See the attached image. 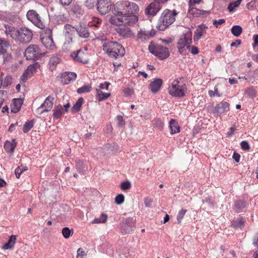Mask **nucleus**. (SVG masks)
Here are the masks:
<instances>
[{
    "label": "nucleus",
    "mask_w": 258,
    "mask_h": 258,
    "mask_svg": "<svg viewBox=\"0 0 258 258\" xmlns=\"http://www.w3.org/2000/svg\"><path fill=\"white\" fill-rule=\"evenodd\" d=\"M60 59L57 56H52L49 60V65L50 67L54 68L59 63Z\"/></svg>",
    "instance_id": "obj_34"
},
{
    "label": "nucleus",
    "mask_w": 258,
    "mask_h": 258,
    "mask_svg": "<svg viewBox=\"0 0 258 258\" xmlns=\"http://www.w3.org/2000/svg\"><path fill=\"white\" fill-rule=\"evenodd\" d=\"M189 13L192 15L197 16L201 14V11L195 8L189 7Z\"/></svg>",
    "instance_id": "obj_48"
},
{
    "label": "nucleus",
    "mask_w": 258,
    "mask_h": 258,
    "mask_svg": "<svg viewBox=\"0 0 258 258\" xmlns=\"http://www.w3.org/2000/svg\"><path fill=\"white\" fill-rule=\"evenodd\" d=\"M241 40H237L235 42L231 43L230 44V46L232 47H233V46L237 47L241 44Z\"/></svg>",
    "instance_id": "obj_64"
},
{
    "label": "nucleus",
    "mask_w": 258,
    "mask_h": 258,
    "mask_svg": "<svg viewBox=\"0 0 258 258\" xmlns=\"http://www.w3.org/2000/svg\"><path fill=\"white\" fill-rule=\"evenodd\" d=\"M79 35L83 38H87L89 36V33L87 28L85 27L80 26L76 29Z\"/></svg>",
    "instance_id": "obj_27"
},
{
    "label": "nucleus",
    "mask_w": 258,
    "mask_h": 258,
    "mask_svg": "<svg viewBox=\"0 0 258 258\" xmlns=\"http://www.w3.org/2000/svg\"><path fill=\"white\" fill-rule=\"evenodd\" d=\"M124 200V197L123 195H118L115 199V203L117 205L121 204Z\"/></svg>",
    "instance_id": "obj_46"
},
{
    "label": "nucleus",
    "mask_w": 258,
    "mask_h": 258,
    "mask_svg": "<svg viewBox=\"0 0 258 258\" xmlns=\"http://www.w3.org/2000/svg\"><path fill=\"white\" fill-rule=\"evenodd\" d=\"M152 203V200L149 198H146L145 200L144 204L146 207H149L151 206Z\"/></svg>",
    "instance_id": "obj_58"
},
{
    "label": "nucleus",
    "mask_w": 258,
    "mask_h": 258,
    "mask_svg": "<svg viewBox=\"0 0 258 258\" xmlns=\"http://www.w3.org/2000/svg\"><path fill=\"white\" fill-rule=\"evenodd\" d=\"M95 0H87L85 2L86 6L89 9L93 8L95 4Z\"/></svg>",
    "instance_id": "obj_52"
},
{
    "label": "nucleus",
    "mask_w": 258,
    "mask_h": 258,
    "mask_svg": "<svg viewBox=\"0 0 258 258\" xmlns=\"http://www.w3.org/2000/svg\"><path fill=\"white\" fill-rule=\"evenodd\" d=\"M17 238L15 235H11L7 243H6L3 246L4 249H12L16 243Z\"/></svg>",
    "instance_id": "obj_24"
},
{
    "label": "nucleus",
    "mask_w": 258,
    "mask_h": 258,
    "mask_svg": "<svg viewBox=\"0 0 258 258\" xmlns=\"http://www.w3.org/2000/svg\"><path fill=\"white\" fill-rule=\"evenodd\" d=\"M131 187V183L129 181H125L121 184V188L123 190L129 189Z\"/></svg>",
    "instance_id": "obj_45"
},
{
    "label": "nucleus",
    "mask_w": 258,
    "mask_h": 258,
    "mask_svg": "<svg viewBox=\"0 0 258 258\" xmlns=\"http://www.w3.org/2000/svg\"><path fill=\"white\" fill-rule=\"evenodd\" d=\"M5 27L6 29L5 33L6 35L7 36L9 35L13 39L16 40L17 38V34L19 32V30L16 29L14 27L8 25H5Z\"/></svg>",
    "instance_id": "obj_20"
},
{
    "label": "nucleus",
    "mask_w": 258,
    "mask_h": 258,
    "mask_svg": "<svg viewBox=\"0 0 258 258\" xmlns=\"http://www.w3.org/2000/svg\"><path fill=\"white\" fill-rule=\"evenodd\" d=\"M91 90V87L89 85H85L82 87L78 89L77 92L79 94H82L87 92H89Z\"/></svg>",
    "instance_id": "obj_35"
},
{
    "label": "nucleus",
    "mask_w": 258,
    "mask_h": 258,
    "mask_svg": "<svg viewBox=\"0 0 258 258\" xmlns=\"http://www.w3.org/2000/svg\"><path fill=\"white\" fill-rule=\"evenodd\" d=\"M20 170H21L20 167H18L15 169V171L16 176L17 178H19L20 177L21 174H22V172Z\"/></svg>",
    "instance_id": "obj_61"
},
{
    "label": "nucleus",
    "mask_w": 258,
    "mask_h": 258,
    "mask_svg": "<svg viewBox=\"0 0 258 258\" xmlns=\"http://www.w3.org/2000/svg\"><path fill=\"white\" fill-rule=\"evenodd\" d=\"M109 85V83L108 82H105L104 84H101L97 89H101L102 90H108V86Z\"/></svg>",
    "instance_id": "obj_54"
},
{
    "label": "nucleus",
    "mask_w": 258,
    "mask_h": 258,
    "mask_svg": "<svg viewBox=\"0 0 258 258\" xmlns=\"http://www.w3.org/2000/svg\"><path fill=\"white\" fill-rule=\"evenodd\" d=\"M12 83V78L11 76H8L5 77L4 80H3L2 86L4 88H6L10 86Z\"/></svg>",
    "instance_id": "obj_39"
},
{
    "label": "nucleus",
    "mask_w": 258,
    "mask_h": 258,
    "mask_svg": "<svg viewBox=\"0 0 258 258\" xmlns=\"http://www.w3.org/2000/svg\"><path fill=\"white\" fill-rule=\"evenodd\" d=\"M117 126L119 127H122L123 125L124 124V121L123 120V117L121 115H118L117 116Z\"/></svg>",
    "instance_id": "obj_49"
},
{
    "label": "nucleus",
    "mask_w": 258,
    "mask_h": 258,
    "mask_svg": "<svg viewBox=\"0 0 258 258\" xmlns=\"http://www.w3.org/2000/svg\"><path fill=\"white\" fill-rule=\"evenodd\" d=\"M32 76V75L28 71V69H27L21 76V79L23 82H25Z\"/></svg>",
    "instance_id": "obj_41"
},
{
    "label": "nucleus",
    "mask_w": 258,
    "mask_h": 258,
    "mask_svg": "<svg viewBox=\"0 0 258 258\" xmlns=\"http://www.w3.org/2000/svg\"><path fill=\"white\" fill-rule=\"evenodd\" d=\"M162 83L163 81L161 79H156L150 84L151 91L154 93L157 92L160 89Z\"/></svg>",
    "instance_id": "obj_21"
},
{
    "label": "nucleus",
    "mask_w": 258,
    "mask_h": 258,
    "mask_svg": "<svg viewBox=\"0 0 258 258\" xmlns=\"http://www.w3.org/2000/svg\"><path fill=\"white\" fill-rule=\"evenodd\" d=\"M240 146L241 148L244 150H248L250 148L248 143L245 141L241 142L240 143Z\"/></svg>",
    "instance_id": "obj_50"
},
{
    "label": "nucleus",
    "mask_w": 258,
    "mask_h": 258,
    "mask_svg": "<svg viewBox=\"0 0 258 258\" xmlns=\"http://www.w3.org/2000/svg\"><path fill=\"white\" fill-rule=\"evenodd\" d=\"M54 97L52 96H48L40 107L36 109V113L41 114L43 112L51 110L53 104Z\"/></svg>",
    "instance_id": "obj_9"
},
{
    "label": "nucleus",
    "mask_w": 258,
    "mask_h": 258,
    "mask_svg": "<svg viewBox=\"0 0 258 258\" xmlns=\"http://www.w3.org/2000/svg\"><path fill=\"white\" fill-rule=\"evenodd\" d=\"M111 2L109 0H98L97 9L102 15L106 14L111 9Z\"/></svg>",
    "instance_id": "obj_11"
},
{
    "label": "nucleus",
    "mask_w": 258,
    "mask_h": 258,
    "mask_svg": "<svg viewBox=\"0 0 258 258\" xmlns=\"http://www.w3.org/2000/svg\"><path fill=\"white\" fill-rule=\"evenodd\" d=\"M243 225V222L241 219H238L237 220H235L233 221L232 223V225L234 227L236 228H241Z\"/></svg>",
    "instance_id": "obj_43"
},
{
    "label": "nucleus",
    "mask_w": 258,
    "mask_h": 258,
    "mask_svg": "<svg viewBox=\"0 0 258 258\" xmlns=\"http://www.w3.org/2000/svg\"><path fill=\"white\" fill-rule=\"evenodd\" d=\"M59 1H60V3L63 6H68L71 4L72 0H59Z\"/></svg>",
    "instance_id": "obj_63"
},
{
    "label": "nucleus",
    "mask_w": 258,
    "mask_h": 258,
    "mask_svg": "<svg viewBox=\"0 0 258 258\" xmlns=\"http://www.w3.org/2000/svg\"><path fill=\"white\" fill-rule=\"evenodd\" d=\"M76 29L70 25H65L64 32L66 40L64 42V45L66 46L67 48L70 43L72 42V36L75 34Z\"/></svg>",
    "instance_id": "obj_12"
},
{
    "label": "nucleus",
    "mask_w": 258,
    "mask_h": 258,
    "mask_svg": "<svg viewBox=\"0 0 258 258\" xmlns=\"http://www.w3.org/2000/svg\"><path fill=\"white\" fill-rule=\"evenodd\" d=\"M193 54H197L199 53L198 49L196 46H190V49H188Z\"/></svg>",
    "instance_id": "obj_56"
},
{
    "label": "nucleus",
    "mask_w": 258,
    "mask_h": 258,
    "mask_svg": "<svg viewBox=\"0 0 258 258\" xmlns=\"http://www.w3.org/2000/svg\"><path fill=\"white\" fill-rule=\"evenodd\" d=\"M53 113V117L54 119H58L60 117L62 114V107L61 105H59L54 107Z\"/></svg>",
    "instance_id": "obj_28"
},
{
    "label": "nucleus",
    "mask_w": 258,
    "mask_h": 258,
    "mask_svg": "<svg viewBox=\"0 0 258 258\" xmlns=\"http://www.w3.org/2000/svg\"><path fill=\"white\" fill-rule=\"evenodd\" d=\"M192 42V33L190 30H188L185 33L182 34L179 37L177 47L179 52L184 54L187 49H190V44Z\"/></svg>",
    "instance_id": "obj_5"
},
{
    "label": "nucleus",
    "mask_w": 258,
    "mask_h": 258,
    "mask_svg": "<svg viewBox=\"0 0 258 258\" xmlns=\"http://www.w3.org/2000/svg\"><path fill=\"white\" fill-rule=\"evenodd\" d=\"M148 49L151 53L162 60L166 59L170 55L168 48L160 44L151 43Z\"/></svg>",
    "instance_id": "obj_6"
},
{
    "label": "nucleus",
    "mask_w": 258,
    "mask_h": 258,
    "mask_svg": "<svg viewBox=\"0 0 258 258\" xmlns=\"http://www.w3.org/2000/svg\"><path fill=\"white\" fill-rule=\"evenodd\" d=\"M155 34V31L153 30L148 31L145 29H141L138 32L137 38L141 41H143L154 36Z\"/></svg>",
    "instance_id": "obj_15"
},
{
    "label": "nucleus",
    "mask_w": 258,
    "mask_h": 258,
    "mask_svg": "<svg viewBox=\"0 0 258 258\" xmlns=\"http://www.w3.org/2000/svg\"><path fill=\"white\" fill-rule=\"evenodd\" d=\"M225 22L224 19H220L218 20H214L213 21V25L216 27H218L219 25L223 24Z\"/></svg>",
    "instance_id": "obj_55"
},
{
    "label": "nucleus",
    "mask_w": 258,
    "mask_h": 258,
    "mask_svg": "<svg viewBox=\"0 0 258 258\" xmlns=\"http://www.w3.org/2000/svg\"><path fill=\"white\" fill-rule=\"evenodd\" d=\"M169 93L172 96L182 97L187 92L186 85L177 79L174 80L168 88Z\"/></svg>",
    "instance_id": "obj_4"
},
{
    "label": "nucleus",
    "mask_w": 258,
    "mask_h": 258,
    "mask_svg": "<svg viewBox=\"0 0 258 258\" xmlns=\"http://www.w3.org/2000/svg\"><path fill=\"white\" fill-rule=\"evenodd\" d=\"M169 127L171 134H174L180 131V127L176 122L175 120L171 119L169 121Z\"/></svg>",
    "instance_id": "obj_26"
},
{
    "label": "nucleus",
    "mask_w": 258,
    "mask_h": 258,
    "mask_svg": "<svg viewBox=\"0 0 258 258\" xmlns=\"http://www.w3.org/2000/svg\"><path fill=\"white\" fill-rule=\"evenodd\" d=\"M187 210L185 209H181L180 210L178 213V215L176 217V219L178 223H180L182 219L183 218L185 213H186Z\"/></svg>",
    "instance_id": "obj_38"
},
{
    "label": "nucleus",
    "mask_w": 258,
    "mask_h": 258,
    "mask_svg": "<svg viewBox=\"0 0 258 258\" xmlns=\"http://www.w3.org/2000/svg\"><path fill=\"white\" fill-rule=\"evenodd\" d=\"M96 92L97 94V98L99 101H102L107 99L110 96V93H105L102 92L101 89H96Z\"/></svg>",
    "instance_id": "obj_30"
},
{
    "label": "nucleus",
    "mask_w": 258,
    "mask_h": 258,
    "mask_svg": "<svg viewBox=\"0 0 258 258\" xmlns=\"http://www.w3.org/2000/svg\"><path fill=\"white\" fill-rule=\"evenodd\" d=\"M83 102V98H80L76 103L73 106L72 110L73 112H77L79 110Z\"/></svg>",
    "instance_id": "obj_33"
},
{
    "label": "nucleus",
    "mask_w": 258,
    "mask_h": 258,
    "mask_svg": "<svg viewBox=\"0 0 258 258\" xmlns=\"http://www.w3.org/2000/svg\"><path fill=\"white\" fill-rule=\"evenodd\" d=\"M229 110V104L227 102H222L217 104L213 109L214 113L222 114Z\"/></svg>",
    "instance_id": "obj_19"
},
{
    "label": "nucleus",
    "mask_w": 258,
    "mask_h": 258,
    "mask_svg": "<svg viewBox=\"0 0 258 258\" xmlns=\"http://www.w3.org/2000/svg\"><path fill=\"white\" fill-rule=\"evenodd\" d=\"M34 122L33 120H29L25 123L24 125L23 131L24 133H27L33 126Z\"/></svg>",
    "instance_id": "obj_36"
},
{
    "label": "nucleus",
    "mask_w": 258,
    "mask_h": 258,
    "mask_svg": "<svg viewBox=\"0 0 258 258\" xmlns=\"http://www.w3.org/2000/svg\"><path fill=\"white\" fill-rule=\"evenodd\" d=\"M71 56L74 60L77 61L84 63H86L88 62V59L86 55L81 50H79L77 52H73L71 54Z\"/></svg>",
    "instance_id": "obj_18"
},
{
    "label": "nucleus",
    "mask_w": 258,
    "mask_h": 258,
    "mask_svg": "<svg viewBox=\"0 0 258 258\" xmlns=\"http://www.w3.org/2000/svg\"><path fill=\"white\" fill-rule=\"evenodd\" d=\"M242 28L238 25H235L232 27L231 29V32L235 36H239L242 32Z\"/></svg>",
    "instance_id": "obj_31"
},
{
    "label": "nucleus",
    "mask_w": 258,
    "mask_h": 258,
    "mask_svg": "<svg viewBox=\"0 0 258 258\" xmlns=\"http://www.w3.org/2000/svg\"><path fill=\"white\" fill-rule=\"evenodd\" d=\"M5 93L6 92L4 91H0V108H1L4 101V96Z\"/></svg>",
    "instance_id": "obj_57"
},
{
    "label": "nucleus",
    "mask_w": 258,
    "mask_h": 258,
    "mask_svg": "<svg viewBox=\"0 0 258 258\" xmlns=\"http://www.w3.org/2000/svg\"><path fill=\"white\" fill-rule=\"evenodd\" d=\"M4 146L7 152L12 154L16 147V143L15 140H13L12 142L7 141Z\"/></svg>",
    "instance_id": "obj_25"
},
{
    "label": "nucleus",
    "mask_w": 258,
    "mask_h": 258,
    "mask_svg": "<svg viewBox=\"0 0 258 258\" xmlns=\"http://www.w3.org/2000/svg\"><path fill=\"white\" fill-rule=\"evenodd\" d=\"M206 27L203 25L199 26L195 32L194 36V41L196 43L201 38L203 34L205 33V28Z\"/></svg>",
    "instance_id": "obj_22"
},
{
    "label": "nucleus",
    "mask_w": 258,
    "mask_h": 258,
    "mask_svg": "<svg viewBox=\"0 0 258 258\" xmlns=\"http://www.w3.org/2000/svg\"><path fill=\"white\" fill-rule=\"evenodd\" d=\"M99 218L102 223H104L107 220V216L106 214H102Z\"/></svg>",
    "instance_id": "obj_60"
},
{
    "label": "nucleus",
    "mask_w": 258,
    "mask_h": 258,
    "mask_svg": "<svg viewBox=\"0 0 258 258\" xmlns=\"http://www.w3.org/2000/svg\"><path fill=\"white\" fill-rule=\"evenodd\" d=\"M176 15V13L175 11L172 12L167 9L164 10L161 14L157 28L161 31L165 30L174 22Z\"/></svg>",
    "instance_id": "obj_3"
},
{
    "label": "nucleus",
    "mask_w": 258,
    "mask_h": 258,
    "mask_svg": "<svg viewBox=\"0 0 258 258\" xmlns=\"http://www.w3.org/2000/svg\"><path fill=\"white\" fill-rule=\"evenodd\" d=\"M103 50L110 57L117 58L122 57L125 53V49L119 43L108 40L102 41Z\"/></svg>",
    "instance_id": "obj_2"
},
{
    "label": "nucleus",
    "mask_w": 258,
    "mask_h": 258,
    "mask_svg": "<svg viewBox=\"0 0 258 258\" xmlns=\"http://www.w3.org/2000/svg\"><path fill=\"white\" fill-rule=\"evenodd\" d=\"M62 234L63 236L65 238H69L71 236V234H72L71 230L68 227H64L62 229L61 231Z\"/></svg>",
    "instance_id": "obj_40"
},
{
    "label": "nucleus",
    "mask_w": 258,
    "mask_h": 258,
    "mask_svg": "<svg viewBox=\"0 0 258 258\" xmlns=\"http://www.w3.org/2000/svg\"><path fill=\"white\" fill-rule=\"evenodd\" d=\"M161 9L159 3L154 2L151 3L146 8L145 14L148 15H155Z\"/></svg>",
    "instance_id": "obj_16"
},
{
    "label": "nucleus",
    "mask_w": 258,
    "mask_h": 258,
    "mask_svg": "<svg viewBox=\"0 0 258 258\" xmlns=\"http://www.w3.org/2000/svg\"><path fill=\"white\" fill-rule=\"evenodd\" d=\"M113 11L118 21L125 25L132 26L138 20L135 14L139 12V7L135 3L128 1H118L113 5Z\"/></svg>",
    "instance_id": "obj_1"
},
{
    "label": "nucleus",
    "mask_w": 258,
    "mask_h": 258,
    "mask_svg": "<svg viewBox=\"0 0 258 258\" xmlns=\"http://www.w3.org/2000/svg\"><path fill=\"white\" fill-rule=\"evenodd\" d=\"M23 104V101L21 99L17 98L14 99L13 100V102L11 104V111L14 113L18 112Z\"/></svg>",
    "instance_id": "obj_23"
},
{
    "label": "nucleus",
    "mask_w": 258,
    "mask_h": 258,
    "mask_svg": "<svg viewBox=\"0 0 258 258\" xmlns=\"http://www.w3.org/2000/svg\"><path fill=\"white\" fill-rule=\"evenodd\" d=\"M38 67L39 64L37 63H35L29 66L27 69H28V71L33 75V74L36 72Z\"/></svg>",
    "instance_id": "obj_42"
},
{
    "label": "nucleus",
    "mask_w": 258,
    "mask_h": 258,
    "mask_svg": "<svg viewBox=\"0 0 258 258\" xmlns=\"http://www.w3.org/2000/svg\"><path fill=\"white\" fill-rule=\"evenodd\" d=\"M85 255V251L83 249L80 248L78 249L77 258H83V256Z\"/></svg>",
    "instance_id": "obj_53"
},
{
    "label": "nucleus",
    "mask_w": 258,
    "mask_h": 258,
    "mask_svg": "<svg viewBox=\"0 0 258 258\" xmlns=\"http://www.w3.org/2000/svg\"><path fill=\"white\" fill-rule=\"evenodd\" d=\"M47 31L48 32V36L42 37L41 42L46 48L52 50L54 48L55 46L51 36V30L48 29Z\"/></svg>",
    "instance_id": "obj_17"
},
{
    "label": "nucleus",
    "mask_w": 258,
    "mask_h": 258,
    "mask_svg": "<svg viewBox=\"0 0 258 258\" xmlns=\"http://www.w3.org/2000/svg\"><path fill=\"white\" fill-rule=\"evenodd\" d=\"M32 31L26 28H22L19 30L16 41L22 43H29L32 38Z\"/></svg>",
    "instance_id": "obj_8"
},
{
    "label": "nucleus",
    "mask_w": 258,
    "mask_h": 258,
    "mask_svg": "<svg viewBox=\"0 0 258 258\" xmlns=\"http://www.w3.org/2000/svg\"><path fill=\"white\" fill-rule=\"evenodd\" d=\"M116 31L119 36L124 38H131L134 36V34L131 28L124 26L117 28Z\"/></svg>",
    "instance_id": "obj_13"
},
{
    "label": "nucleus",
    "mask_w": 258,
    "mask_h": 258,
    "mask_svg": "<svg viewBox=\"0 0 258 258\" xmlns=\"http://www.w3.org/2000/svg\"><path fill=\"white\" fill-rule=\"evenodd\" d=\"M27 18L38 28L40 29L44 28V25L42 22L40 17L35 11H29L27 13Z\"/></svg>",
    "instance_id": "obj_10"
},
{
    "label": "nucleus",
    "mask_w": 258,
    "mask_h": 258,
    "mask_svg": "<svg viewBox=\"0 0 258 258\" xmlns=\"http://www.w3.org/2000/svg\"><path fill=\"white\" fill-rule=\"evenodd\" d=\"M208 93H209V95H210V96L211 97H213L215 95H216L218 97H220L221 96V94L219 93L218 89L216 86H215L214 88V91H213L212 90H209L208 92Z\"/></svg>",
    "instance_id": "obj_44"
},
{
    "label": "nucleus",
    "mask_w": 258,
    "mask_h": 258,
    "mask_svg": "<svg viewBox=\"0 0 258 258\" xmlns=\"http://www.w3.org/2000/svg\"><path fill=\"white\" fill-rule=\"evenodd\" d=\"M124 93L126 96H130L133 93V91L130 88H126L124 90Z\"/></svg>",
    "instance_id": "obj_62"
},
{
    "label": "nucleus",
    "mask_w": 258,
    "mask_h": 258,
    "mask_svg": "<svg viewBox=\"0 0 258 258\" xmlns=\"http://www.w3.org/2000/svg\"><path fill=\"white\" fill-rule=\"evenodd\" d=\"M9 47V44L7 41L0 39V54L6 52Z\"/></svg>",
    "instance_id": "obj_29"
},
{
    "label": "nucleus",
    "mask_w": 258,
    "mask_h": 258,
    "mask_svg": "<svg viewBox=\"0 0 258 258\" xmlns=\"http://www.w3.org/2000/svg\"><path fill=\"white\" fill-rule=\"evenodd\" d=\"M236 130V128L234 127H231L229 129L228 132L227 133V136L228 137H231L232 136Z\"/></svg>",
    "instance_id": "obj_59"
},
{
    "label": "nucleus",
    "mask_w": 258,
    "mask_h": 258,
    "mask_svg": "<svg viewBox=\"0 0 258 258\" xmlns=\"http://www.w3.org/2000/svg\"><path fill=\"white\" fill-rule=\"evenodd\" d=\"M2 54H3V58H4V62H7L8 61H10L12 59V55L10 54L7 53L5 52L4 53H2Z\"/></svg>",
    "instance_id": "obj_51"
},
{
    "label": "nucleus",
    "mask_w": 258,
    "mask_h": 258,
    "mask_svg": "<svg viewBox=\"0 0 258 258\" xmlns=\"http://www.w3.org/2000/svg\"><path fill=\"white\" fill-rule=\"evenodd\" d=\"M44 55L39 47L35 44L30 45L25 50V55L27 59H37Z\"/></svg>",
    "instance_id": "obj_7"
},
{
    "label": "nucleus",
    "mask_w": 258,
    "mask_h": 258,
    "mask_svg": "<svg viewBox=\"0 0 258 258\" xmlns=\"http://www.w3.org/2000/svg\"><path fill=\"white\" fill-rule=\"evenodd\" d=\"M246 93L249 96L251 97H254L256 95V91L252 87H249L247 89Z\"/></svg>",
    "instance_id": "obj_47"
},
{
    "label": "nucleus",
    "mask_w": 258,
    "mask_h": 258,
    "mask_svg": "<svg viewBox=\"0 0 258 258\" xmlns=\"http://www.w3.org/2000/svg\"><path fill=\"white\" fill-rule=\"evenodd\" d=\"M241 2V0H237L233 3H230L228 7V9L229 10V12H232L234 11V10L237 8V7L239 6V5H240V3Z\"/></svg>",
    "instance_id": "obj_37"
},
{
    "label": "nucleus",
    "mask_w": 258,
    "mask_h": 258,
    "mask_svg": "<svg viewBox=\"0 0 258 258\" xmlns=\"http://www.w3.org/2000/svg\"><path fill=\"white\" fill-rule=\"evenodd\" d=\"M153 125L158 130L162 131L164 126V123L160 119L157 118L153 120Z\"/></svg>",
    "instance_id": "obj_32"
},
{
    "label": "nucleus",
    "mask_w": 258,
    "mask_h": 258,
    "mask_svg": "<svg viewBox=\"0 0 258 258\" xmlns=\"http://www.w3.org/2000/svg\"><path fill=\"white\" fill-rule=\"evenodd\" d=\"M76 78L77 75L75 73L64 72L61 74L60 81L63 85H67L75 80Z\"/></svg>",
    "instance_id": "obj_14"
}]
</instances>
